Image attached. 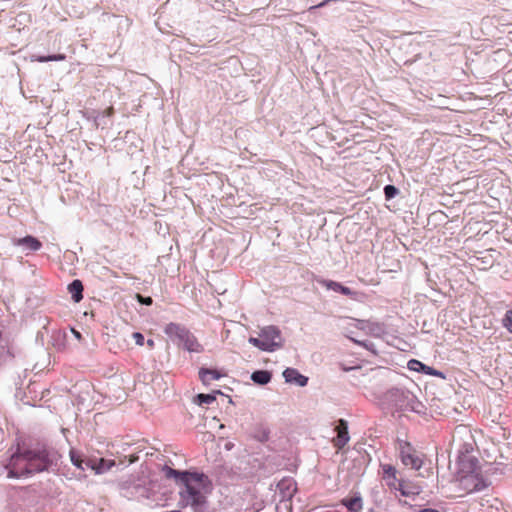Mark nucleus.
<instances>
[{
	"instance_id": "1",
	"label": "nucleus",
	"mask_w": 512,
	"mask_h": 512,
	"mask_svg": "<svg viewBox=\"0 0 512 512\" xmlns=\"http://www.w3.org/2000/svg\"><path fill=\"white\" fill-rule=\"evenodd\" d=\"M166 478H174L184 485L180 491V502L183 506H190L194 512H203L206 496L210 492V482L204 474L180 472L169 466L163 467Z\"/></svg>"
},
{
	"instance_id": "2",
	"label": "nucleus",
	"mask_w": 512,
	"mask_h": 512,
	"mask_svg": "<svg viewBox=\"0 0 512 512\" xmlns=\"http://www.w3.org/2000/svg\"><path fill=\"white\" fill-rule=\"evenodd\" d=\"M50 465L48 450L38 445L27 449L18 448L6 468L9 478H20L47 470Z\"/></svg>"
},
{
	"instance_id": "3",
	"label": "nucleus",
	"mask_w": 512,
	"mask_h": 512,
	"mask_svg": "<svg viewBox=\"0 0 512 512\" xmlns=\"http://www.w3.org/2000/svg\"><path fill=\"white\" fill-rule=\"evenodd\" d=\"M458 475L459 487L465 493L479 491L485 487L480 466L474 457L464 456L460 459Z\"/></svg>"
},
{
	"instance_id": "4",
	"label": "nucleus",
	"mask_w": 512,
	"mask_h": 512,
	"mask_svg": "<svg viewBox=\"0 0 512 512\" xmlns=\"http://www.w3.org/2000/svg\"><path fill=\"white\" fill-rule=\"evenodd\" d=\"M164 333L179 349L186 352H199L198 340L184 325L171 322L165 326Z\"/></svg>"
},
{
	"instance_id": "5",
	"label": "nucleus",
	"mask_w": 512,
	"mask_h": 512,
	"mask_svg": "<svg viewBox=\"0 0 512 512\" xmlns=\"http://www.w3.org/2000/svg\"><path fill=\"white\" fill-rule=\"evenodd\" d=\"M259 336L262 337L264 351L273 352L276 349H281L283 346L284 340L277 326L269 325L262 327Z\"/></svg>"
},
{
	"instance_id": "6",
	"label": "nucleus",
	"mask_w": 512,
	"mask_h": 512,
	"mask_svg": "<svg viewBox=\"0 0 512 512\" xmlns=\"http://www.w3.org/2000/svg\"><path fill=\"white\" fill-rule=\"evenodd\" d=\"M399 452L401 461L405 466H410L416 470L422 467L423 462L421 458L409 442L399 441Z\"/></svg>"
},
{
	"instance_id": "7",
	"label": "nucleus",
	"mask_w": 512,
	"mask_h": 512,
	"mask_svg": "<svg viewBox=\"0 0 512 512\" xmlns=\"http://www.w3.org/2000/svg\"><path fill=\"white\" fill-rule=\"evenodd\" d=\"M315 281L321 286L325 287L327 290H332L336 293L348 296L354 300L357 299L358 292L351 290L349 287L344 286L340 282L324 279L322 277H316Z\"/></svg>"
},
{
	"instance_id": "8",
	"label": "nucleus",
	"mask_w": 512,
	"mask_h": 512,
	"mask_svg": "<svg viewBox=\"0 0 512 512\" xmlns=\"http://www.w3.org/2000/svg\"><path fill=\"white\" fill-rule=\"evenodd\" d=\"M356 327L365 331L366 333L374 336L381 337L386 334L387 329L386 325L381 322L371 321V320H356Z\"/></svg>"
},
{
	"instance_id": "9",
	"label": "nucleus",
	"mask_w": 512,
	"mask_h": 512,
	"mask_svg": "<svg viewBox=\"0 0 512 512\" xmlns=\"http://www.w3.org/2000/svg\"><path fill=\"white\" fill-rule=\"evenodd\" d=\"M337 436L333 439V444L336 448L342 449L349 442L348 423L344 419L338 421L335 428Z\"/></svg>"
},
{
	"instance_id": "10",
	"label": "nucleus",
	"mask_w": 512,
	"mask_h": 512,
	"mask_svg": "<svg viewBox=\"0 0 512 512\" xmlns=\"http://www.w3.org/2000/svg\"><path fill=\"white\" fill-rule=\"evenodd\" d=\"M394 490H398L402 496H415L421 493V487L413 482L400 480L397 484V488Z\"/></svg>"
},
{
	"instance_id": "11",
	"label": "nucleus",
	"mask_w": 512,
	"mask_h": 512,
	"mask_svg": "<svg viewBox=\"0 0 512 512\" xmlns=\"http://www.w3.org/2000/svg\"><path fill=\"white\" fill-rule=\"evenodd\" d=\"M283 376L285 381L288 383H294L298 386H306L308 382V378L298 372V370L294 368H287L283 372Z\"/></svg>"
},
{
	"instance_id": "12",
	"label": "nucleus",
	"mask_w": 512,
	"mask_h": 512,
	"mask_svg": "<svg viewBox=\"0 0 512 512\" xmlns=\"http://www.w3.org/2000/svg\"><path fill=\"white\" fill-rule=\"evenodd\" d=\"M382 468V478L386 481V484L391 488H397V484L400 481L397 479V471L394 466L390 464H383L381 465Z\"/></svg>"
},
{
	"instance_id": "13",
	"label": "nucleus",
	"mask_w": 512,
	"mask_h": 512,
	"mask_svg": "<svg viewBox=\"0 0 512 512\" xmlns=\"http://www.w3.org/2000/svg\"><path fill=\"white\" fill-rule=\"evenodd\" d=\"M226 376V373L222 372L221 370L217 369H207V368H201L199 370V377L203 384L209 385L213 381L220 379L221 377Z\"/></svg>"
},
{
	"instance_id": "14",
	"label": "nucleus",
	"mask_w": 512,
	"mask_h": 512,
	"mask_svg": "<svg viewBox=\"0 0 512 512\" xmlns=\"http://www.w3.org/2000/svg\"><path fill=\"white\" fill-rule=\"evenodd\" d=\"M14 244L17 246H22L25 250L29 251H37L42 247V243L31 235L15 239Z\"/></svg>"
},
{
	"instance_id": "15",
	"label": "nucleus",
	"mask_w": 512,
	"mask_h": 512,
	"mask_svg": "<svg viewBox=\"0 0 512 512\" xmlns=\"http://www.w3.org/2000/svg\"><path fill=\"white\" fill-rule=\"evenodd\" d=\"M83 284L79 279L73 280L68 285V291L71 294V298L74 302L78 303L83 299Z\"/></svg>"
},
{
	"instance_id": "16",
	"label": "nucleus",
	"mask_w": 512,
	"mask_h": 512,
	"mask_svg": "<svg viewBox=\"0 0 512 512\" xmlns=\"http://www.w3.org/2000/svg\"><path fill=\"white\" fill-rule=\"evenodd\" d=\"M408 368L410 370H414V371H418V372L419 371H423V372H425L428 375L442 376V374L440 372H437L434 369H432L430 367H427L426 365H424L420 361L414 360V359H412V360H410L408 362Z\"/></svg>"
},
{
	"instance_id": "17",
	"label": "nucleus",
	"mask_w": 512,
	"mask_h": 512,
	"mask_svg": "<svg viewBox=\"0 0 512 512\" xmlns=\"http://www.w3.org/2000/svg\"><path fill=\"white\" fill-rule=\"evenodd\" d=\"M341 503L347 507L349 511L358 512L362 509V499L359 496L343 499Z\"/></svg>"
},
{
	"instance_id": "18",
	"label": "nucleus",
	"mask_w": 512,
	"mask_h": 512,
	"mask_svg": "<svg viewBox=\"0 0 512 512\" xmlns=\"http://www.w3.org/2000/svg\"><path fill=\"white\" fill-rule=\"evenodd\" d=\"M271 373L266 370H258L252 373L251 379L260 385H265L271 380Z\"/></svg>"
},
{
	"instance_id": "19",
	"label": "nucleus",
	"mask_w": 512,
	"mask_h": 512,
	"mask_svg": "<svg viewBox=\"0 0 512 512\" xmlns=\"http://www.w3.org/2000/svg\"><path fill=\"white\" fill-rule=\"evenodd\" d=\"M116 465L115 460H107L104 458H99L97 461V469L96 474H103L112 469Z\"/></svg>"
},
{
	"instance_id": "20",
	"label": "nucleus",
	"mask_w": 512,
	"mask_h": 512,
	"mask_svg": "<svg viewBox=\"0 0 512 512\" xmlns=\"http://www.w3.org/2000/svg\"><path fill=\"white\" fill-rule=\"evenodd\" d=\"M35 60L41 63L49 62V61H62L65 59L64 54H52L48 56H34Z\"/></svg>"
},
{
	"instance_id": "21",
	"label": "nucleus",
	"mask_w": 512,
	"mask_h": 512,
	"mask_svg": "<svg viewBox=\"0 0 512 512\" xmlns=\"http://www.w3.org/2000/svg\"><path fill=\"white\" fill-rule=\"evenodd\" d=\"M70 457L72 463L79 469L84 470L85 469V459H82L79 454H77L75 451L70 452Z\"/></svg>"
},
{
	"instance_id": "22",
	"label": "nucleus",
	"mask_w": 512,
	"mask_h": 512,
	"mask_svg": "<svg viewBox=\"0 0 512 512\" xmlns=\"http://www.w3.org/2000/svg\"><path fill=\"white\" fill-rule=\"evenodd\" d=\"M399 190L394 185L388 184L384 187V195L386 200L393 199L397 194Z\"/></svg>"
},
{
	"instance_id": "23",
	"label": "nucleus",
	"mask_w": 512,
	"mask_h": 512,
	"mask_svg": "<svg viewBox=\"0 0 512 512\" xmlns=\"http://www.w3.org/2000/svg\"><path fill=\"white\" fill-rule=\"evenodd\" d=\"M503 326L512 333V309L507 310L503 319H502Z\"/></svg>"
},
{
	"instance_id": "24",
	"label": "nucleus",
	"mask_w": 512,
	"mask_h": 512,
	"mask_svg": "<svg viewBox=\"0 0 512 512\" xmlns=\"http://www.w3.org/2000/svg\"><path fill=\"white\" fill-rule=\"evenodd\" d=\"M197 399H198V404H210L212 403L213 401H215V396L211 395V394H198L197 395Z\"/></svg>"
},
{
	"instance_id": "25",
	"label": "nucleus",
	"mask_w": 512,
	"mask_h": 512,
	"mask_svg": "<svg viewBox=\"0 0 512 512\" xmlns=\"http://www.w3.org/2000/svg\"><path fill=\"white\" fill-rule=\"evenodd\" d=\"M136 298L138 302L142 305L150 306L153 303V299L150 296H143L141 294H136Z\"/></svg>"
},
{
	"instance_id": "26",
	"label": "nucleus",
	"mask_w": 512,
	"mask_h": 512,
	"mask_svg": "<svg viewBox=\"0 0 512 512\" xmlns=\"http://www.w3.org/2000/svg\"><path fill=\"white\" fill-rule=\"evenodd\" d=\"M98 458H87L85 459V467L90 468L96 473Z\"/></svg>"
},
{
	"instance_id": "27",
	"label": "nucleus",
	"mask_w": 512,
	"mask_h": 512,
	"mask_svg": "<svg viewBox=\"0 0 512 512\" xmlns=\"http://www.w3.org/2000/svg\"><path fill=\"white\" fill-rule=\"evenodd\" d=\"M249 342L252 343L255 347L259 348L260 350L264 351V344L262 341V337H251L249 339Z\"/></svg>"
},
{
	"instance_id": "28",
	"label": "nucleus",
	"mask_w": 512,
	"mask_h": 512,
	"mask_svg": "<svg viewBox=\"0 0 512 512\" xmlns=\"http://www.w3.org/2000/svg\"><path fill=\"white\" fill-rule=\"evenodd\" d=\"M358 345L362 346L363 348H365L366 350H368L369 352H376V350L373 348V345L372 343L369 341V340H364V341H357V340H354Z\"/></svg>"
},
{
	"instance_id": "29",
	"label": "nucleus",
	"mask_w": 512,
	"mask_h": 512,
	"mask_svg": "<svg viewBox=\"0 0 512 512\" xmlns=\"http://www.w3.org/2000/svg\"><path fill=\"white\" fill-rule=\"evenodd\" d=\"M132 338L134 339V341H135V343H136L137 345H139V346H143V344H144V340H145V339H144V336H143V334H142V333H140V332H134V333L132 334Z\"/></svg>"
},
{
	"instance_id": "30",
	"label": "nucleus",
	"mask_w": 512,
	"mask_h": 512,
	"mask_svg": "<svg viewBox=\"0 0 512 512\" xmlns=\"http://www.w3.org/2000/svg\"><path fill=\"white\" fill-rule=\"evenodd\" d=\"M128 461H129L130 464H132V463L138 461V456L134 455V454L130 455Z\"/></svg>"
},
{
	"instance_id": "31",
	"label": "nucleus",
	"mask_w": 512,
	"mask_h": 512,
	"mask_svg": "<svg viewBox=\"0 0 512 512\" xmlns=\"http://www.w3.org/2000/svg\"><path fill=\"white\" fill-rule=\"evenodd\" d=\"M147 345H148L149 348H153L154 347V340L148 339L147 340Z\"/></svg>"
},
{
	"instance_id": "32",
	"label": "nucleus",
	"mask_w": 512,
	"mask_h": 512,
	"mask_svg": "<svg viewBox=\"0 0 512 512\" xmlns=\"http://www.w3.org/2000/svg\"><path fill=\"white\" fill-rule=\"evenodd\" d=\"M420 512H439V511L435 510V509H422V510H420Z\"/></svg>"
},
{
	"instance_id": "33",
	"label": "nucleus",
	"mask_w": 512,
	"mask_h": 512,
	"mask_svg": "<svg viewBox=\"0 0 512 512\" xmlns=\"http://www.w3.org/2000/svg\"><path fill=\"white\" fill-rule=\"evenodd\" d=\"M2 342H3L2 332L0 331V348H4V346L2 345Z\"/></svg>"
},
{
	"instance_id": "34",
	"label": "nucleus",
	"mask_w": 512,
	"mask_h": 512,
	"mask_svg": "<svg viewBox=\"0 0 512 512\" xmlns=\"http://www.w3.org/2000/svg\"><path fill=\"white\" fill-rule=\"evenodd\" d=\"M113 113V108H111L109 111H108V115H111Z\"/></svg>"
},
{
	"instance_id": "35",
	"label": "nucleus",
	"mask_w": 512,
	"mask_h": 512,
	"mask_svg": "<svg viewBox=\"0 0 512 512\" xmlns=\"http://www.w3.org/2000/svg\"><path fill=\"white\" fill-rule=\"evenodd\" d=\"M325 5V2H322L321 4L318 5V7H322Z\"/></svg>"
}]
</instances>
